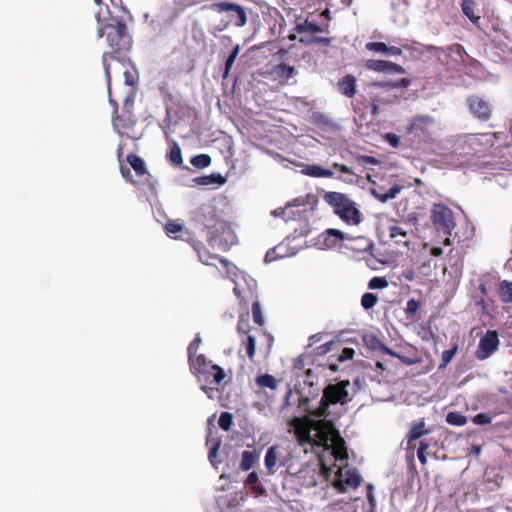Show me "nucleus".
I'll use <instances>...</instances> for the list:
<instances>
[{
  "label": "nucleus",
  "mask_w": 512,
  "mask_h": 512,
  "mask_svg": "<svg viewBox=\"0 0 512 512\" xmlns=\"http://www.w3.org/2000/svg\"><path fill=\"white\" fill-rule=\"evenodd\" d=\"M349 385V380H342L336 384H329L324 388L322 397L316 408L308 407V398H301L299 407L303 408L309 416L314 418H325L328 415L330 405H344L350 401L347 390Z\"/></svg>",
  "instance_id": "1"
},
{
  "label": "nucleus",
  "mask_w": 512,
  "mask_h": 512,
  "mask_svg": "<svg viewBox=\"0 0 512 512\" xmlns=\"http://www.w3.org/2000/svg\"><path fill=\"white\" fill-rule=\"evenodd\" d=\"M289 424L294 428L296 439L300 445H312L314 443V440L311 437L312 429L318 431V436L324 443H326L329 440L330 435L335 432L333 424L322 418L314 420L308 417H295Z\"/></svg>",
  "instance_id": "2"
},
{
  "label": "nucleus",
  "mask_w": 512,
  "mask_h": 512,
  "mask_svg": "<svg viewBox=\"0 0 512 512\" xmlns=\"http://www.w3.org/2000/svg\"><path fill=\"white\" fill-rule=\"evenodd\" d=\"M191 373L201 383V389L207 394V390H213L220 386L226 378V373L220 366L212 364L205 355L199 354L196 361L189 364Z\"/></svg>",
  "instance_id": "3"
},
{
  "label": "nucleus",
  "mask_w": 512,
  "mask_h": 512,
  "mask_svg": "<svg viewBox=\"0 0 512 512\" xmlns=\"http://www.w3.org/2000/svg\"><path fill=\"white\" fill-rule=\"evenodd\" d=\"M111 30L107 33L109 45L113 48V52H105L102 55V63L105 77L110 82V62L118 59L116 54L121 50H128L131 46V40L127 33V26L123 22H117L110 26Z\"/></svg>",
  "instance_id": "4"
},
{
  "label": "nucleus",
  "mask_w": 512,
  "mask_h": 512,
  "mask_svg": "<svg viewBox=\"0 0 512 512\" xmlns=\"http://www.w3.org/2000/svg\"><path fill=\"white\" fill-rule=\"evenodd\" d=\"M110 104L114 107V113L112 116V124L116 132L120 136H125L130 139L137 140L140 138L139 135L135 133V125L137 123V119L131 112V107L133 106V101H130L128 98L125 99L124 109L121 115H118V103L109 97Z\"/></svg>",
  "instance_id": "5"
},
{
  "label": "nucleus",
  "mask_w": 512,
  "mask_h": 512,
  "mask_svg": "<svg viewBox=\"0 0 512 512\" xmlns=\"http://www.w3.org/2000/svg\"><path fill=\"white\" fill-rule=\"evenodd\" d=\"M324 199L333 207L335 214H337L343 221L354 225L360 223V211L355 207V203L345 194L340 192H327Z\"/></svg>",
  "instance_id": "6"
},
{
  "label": "nucleus",
  "mask_w": 512,
  "mask_h": 512,
  "mask_svg": "<svg viewBox=\"0 0 512 512\" xmlns=\"http://www.w3.org/2000/svg\"><path fill=\"white\" fill-rule=\"evenodd\" d=\"M430 220L434 229L445 236L444 244L450 245L449 237L456 226L453 211L444 204H434L430 211Z\"/></svg>",
  "instance_id": "7"
},
{
  "label": "nucleus",
  "mask_w": 512,
  "mask_h": 512,
  "mask_svg": "<svg viewBox=\"0 0 512 512\" xmlns=\"http://www.w3.org/2000/svg\"><path fill=\"white\" fill-rule=\"evenodd\" d=\"M499 337L495 330H488L479 340L475 351L476 359L483 361L488 359L499 347Z\"/></svg>",
  "instance_id": "8"
},
{
  "label": "nucleus",
  "mask_w": 512,
  "mask_h": 512,
  "mask_svg": "<svg viewBox=\"0 0 512 512\" xmlns=\"http://www.w3.org/2000/svg\"><path fill=\"white\" fill-rule=\"evenodd\" d=\"M372 88L373 87L370 88L368 86V98L361 95V98H363V100H356L353 103V110L356 114L361 115L366 110H369L373 118L378 116L380 104L384 103V101L379 96L373 93V91L371 90Z\"/></svg>",
  "instance_id": "9"
},
{
  "label": "nucleus",
  "mask_w": 512,
  "mask_h": 512,
  "mask_svg": "<svg viewBox=\"0 0 512 512\" xmlns=\"http://www.w3.org/2000/svg\"><path fill=\"white\" fill-rule=\"evenodd\" d=\"M469 111L480 121H488L492 116V107L483 98L473 95L467 99Z\"/></svg>",
  "instance_id": "10"
},
{
  "label": "nucleus",
  "mask_w": 512,
  "mask_h": 512,
  "mask_svg": "<svg viewBox=\"0 0 512 512\" xmlns=\"http://www.w3.org/2000/svg\"><path fill=\"white\" fill-rule=\"evenodd\" d=\"M211 9L214 11H217V12H228V11L235 12L236 20H235L234 24L237 27H243L247 22L246 13H245L244 9L242 8V6H240L238 4L226 2V1L217 2V3L212 4Z\"/></svg>",
  "instance_id": "11"
},
{
  "label": "nucleus",
  "mask_w": 512,
  "mask_h": 512,
  "mask_svg": "<svg viewBox=\"0 0 512 512\" xmlns=\"http://www.w3.org/2000/svg\"><path fill=\"white\" fill-rule=\"evenodd\" d=\"M434 124V118L429 115H420L413 118L408 131L418 137L429 136V127Z\"/></svg>",
  "instance_id": "12"
},
{
  "label": "nucleus",
  "mask_w": 512,
  "mask_h": 512,
  "mask_svg": "<svg viewBox=\"0 0 512 512\" xmlns=\"http://www.w3.org/2000/svg\"><path fill=\"white\" fill-rule=\"evenodd\" d=\"M192 248L196 251L200 261L205 265H213L214 260H218L224 266L228 265V261L225 258H221L220 256L211 253L206 246L198 240H190L189 241Z\"/></svg>",
  "instance_id": "13"
},
{
  "label": "nucleus",
  "mask_w": 512,
  "mask_h": 512,
  "mask_svg": "<svg viewBox=\"0 0 512 512\" xmlns=\"http://www.w3.org/2000/svg\"><path fill=\"white\" fill-rule=\"evenodd\" d=\"M366 67L369 70L383 72L387 74H403L405 69L396 63L385 61V60H374L370 59L366 61Z\"/></svg>",
  "instance_id": "14"
},
{
  "label": "nucleus",
  "mask_w": 512,
  "mask_h": 512,
  "mask_svg": "<svg viewBox=\"0 0 512 512\" xmlns=\"http://www.w3.org/2000/svg\"><path fill=\"white\" fill-rule=\"evenodd\" d=\"M362 478L356 469L345 471L344 479H337L333 486L341 493L346 492L347 487L357 488L361 484Z\"/></svg>",
  "instance_id": "15"
},
{
  "label": "nucleus",
  "mask_w": 512,
  "mask_h": 512,
  "mask_svg": "<svg viewBox=\"0 0 512 512\" xmlns=\"http://www.w3.org/2000/svg\"><path fill=\"white\" fill-rule=\"evenodd\" d=\"M429 433V429L425 428V421L421 419L417 422H412L410 430L406 435L407 448L414 449L416 446L415 441L424 438Z\"/></svg>",
  "instance_id": "16"
},
{
  "label": "nucleus",
  "mask_w": 512,
  "mask_h": 512,
  "mask_svg": "<svg viewBox=\"0 0 512 512\" xmlns=\"http://www.w3.org/2000/svg\"><path fill=\"white\" fill-rule=\"evenodd\" d=\"M326 234L329 235V236H334L339 241H344V240L351 241V240H353V241L358 242V247L356 249L359 250V251H367V250L371 249L372 246H373L372 242L368 238H366L364 236L352 238V237L344 234L343 232H341L338 229H328L326 231Z\"/></svg>",
  "instance_id": "17"
},
{
  "label": "nucleus",
  "mask_w": 512,
  "mask_h": 512,
  "mask_svg": "<svg viewBox=\"0 0 512 512\" xmlns=\"http://www.w3.org/2000/svg\"><path fill=\"white\" fill-rule=\"evenodd\" d=\"M338 91L347 98H353L356 94V78L347 74L337 82Z\"/></svg>",
  "instance_id": "18"
},
{
  "label": "nucleus",
  "mask_w": 512,
  "mask_h": 512,
  "mask_svg": "<svg viewBox=\"0 0 512 512\" xmlns=\"http://www.w3.org/2000/svg\"><path fill=\"white\" fill-rule=\"evenodd\" d=\"M390 239L396 244L407 245L410 238L408 230L397 223L391 224L387 227Z\"/></svg>",
  "instance_id": "19"
},
{
  "label": "nucleus",
  "mask_w": 512,
  "mask_h": 512,
  "mask_svg": "<svg viewBox=\"0 0 512 512\" xmlns=\"http://www.w3.org/2000/svg\"><path fill=\"white\" fill-rule=\"evenodd\" d=\"M126 161L134 169L137 176H139V177L150 176V174L146 168V164L140 156L130 153L127 155Z\"/></svg>",
  "instance_id": "20"
},
{
  "label": "nucleus",
  "mask_w": 512,
  "mask_h": 512,
  "mask_svg": "<svg viewBox=\"0 0 512 512\" xmlns=\"http://www.w3.org/2000/svg\"><path fill=\"white\" fill-rule=\"evenodd\" d=\"M279 458V447L271 446L265 455L264 464L269 475H273L276 472V464Z\"/></svg>",
  "instance_id": "21"
},
{
  "label": "nucleus",
  "mask_w": 512,
  "mask_h": 512,
  "mask_svg": "<svg viewBox=\"0 0 512 512\" xmlns=\"http://www.w3.org/2000/svg\"><path fill=\"white\" fill-rule=\"evenodd\" d=\"M302 173L304 175L315 177V178H331L333 177L334 173L329 169H324L320 165H306L302 169Z\"/></svg>",
  "instance_id": "22"
},
{
  "label": "nucleus",
  "mask_w": 512,
  "mask_h": 512,
  "mask_svg": "<svg viewBox=\"0 0 512 512\" xmlns=\"http://www.w3.org/2000/svg\"><path fill=\"white\" fill-rule=\"evenodd\" d=\"M402 190V186L395 184L390 189L385 191V194H382V188L372 189V194L376 199L380 202L385 203L391 199H394Z\"/></svg>",
  "instance_id": "23"
},
{
  "label": "nucleus",
  "mask_w": 512,
  "mask_h": 512,
  "mask_svg": "<svg viewBox=\"0 0 512 512\" xmlns=\"http://www.w3.org/2000/svg\"><path fill=\"white\" fill-rule=\"evenodd\" d=\"M259 461V454L255 449L242 452L240 468L243 471L250 470Z\"/></svg>",
  "instance_id": "24"
},
{
  "label": "nucleus",
  "mask_w": 512,
  "mask_h": 512,
  "mask_svg": "<svg viewBox=\"0 0 512 512\" xmlns=\"http://www.w3.org/2000/svg\"><path fill=\"white\" fill-rule=\"evenodd\" d=\"M461 8L463 14L475 25H479L480 16L475 14L476 1L475 0H462Z\"/></svg>",
  "instance_id": "25"
},
{
  "label": "nucleus",
  "mask_w": 512,
  "mask_h": 512,
  "mask_svg": "<svg viewBox=\"0 0 512 512\" xmlns=\"http://www.w3.org/2000/svg\"><path fill=\"white\" fill-rule=\"evenodd\" d=\"M497 294L504 304L512 303V282L503 280L499 283Z\"/></svg>",
  "instance_id": "26"
},
{
  "label": "nucleus",
  "mask_w": 512,
  "mask_h": 512,
  "mask_svg": "<svg viewBox=\"0 0 512 512\" xmlns=\"http://www.w3.org/2000/svg\"><path fill=\"white\" fill-rule=\"evenodd\" d=\"M294 30H295V32H297L299 34H302V33L313 34V33H318V32L323 31V29L320 25H318L315 22L308 21V20H305L301 23H297Z\"/></svg>",
  "instance_id": "27"
},
{
  "label": "nucleus",
  "mask_w": 512,
  "mask_h": 512,
  "mask_svg": "<svg viewBox=\"0 0 512 512\" xmlns=\"http://www.w3.org/2000/svg\"><path fill=\"white\" fill-rule=\"evenodd\" d=\"M431 445L432 441L428 438H422L419 442L417 457L422 465L427 463V454H429V448Z\"/></svg>",
  "instance_id": "28"
},
{
  "label": "nucleus",
  "mask_w": 512,
  "mask_h": 512,
  "mask_svg": "<svg viewBox=\"0 0 512 512\" xmlns=\"http://www.w3.org/2000/svg\"><path fill=\"white\" fill-rule=\"evenodd\" d=\"M167 158L171 162V164L175 166H179L182 164L183 159L181 149L176 142H174L173 145L170 147V150L167 153Z\"/></svg>",
  "instance_id": "29"
},
{
  "label": "nucleus",
  "mask_w": 512,
  "mask_h": 512,
  "mask_svg": "<svg viewBox=\"0 0 512 512\" xmlns=\"http://www.w3.org/2000/svg\"><path fill=\"white\" fill-rule=\"evenodd\" d=\"M256 383L259 387H267L272 390L277 388L278 381L270 374H263L256 378Z\"/></svg>",
  "instance_id": "30"
},
{
  "label": "nucleus",
  "mask_w": 512,
  "mask_h": 512,
  "mask_svg": "<svg viewBox=\"0 0 512 512\" xmlns=\"http://www.w3.org/2000/svg\"><path fill=\"white\" fill-rule=\"evenodd\" d=\"M421 307V302L416 299L408 300L405 308L406 318L409 320H416V314Z\"/></svg>",
  "instance_id": "31"
},
{
  "label": "nucleus",
  "mask_w": 512,
  "mask_h": 512,
  "mask_svg": "<svg viewBox=\"0 0 512 512\" xmlns=\"http://www.w3.org/2000/svg\"><path fill=\"white\" fill-rule=\"evenodd\" d=\"M241 344L245 346L247 356L251 361H253L256 353L255 337L252 335H247L244 339H242Z\"/></svg>",
  "instance_id": "32"
},
{
  "label": "nucleus",
  "mask_w": 512,
  "mask_h": 512,
  "mask_svg": "<svg viewBox=\"0 0 512 512\" xmlns=\"http://www.w3.org/2000/svg\"><path fill=\"white\" fill-rule=\"evenodd\" d=\"M241 50V47L239 44L235 45V47L233 48L232 52L230 53V55L227 57L226 61H225V68H224V73H223V78H227L230 71H231V68L235 62V59L237 58L239 52Z\"/></svg>",
  "instance_id": "33"
},
{
  "label": "nucleus",
  "mask_w": 512,
  "mask_h": 512,
  "mask_svg": "<svg viewBox=\"0 0 512 512\" xmlns=\"http://www.w3.org/2000/svg\"><path fill=\"white\" fill-rule=\"evenodd\" d=\"M184 227L175 222V221H168L165 225V232L169 237L172 238H178L177 233L183 232ZM183 236H179V238H182Z\"/></svg>",
  "instance_id": "34"
},
{
  "label": "nucleus",
  "mask_w": 512,
  "mask_h": 512,
  "mask_svg": "<svg viewBox=\"0 0 512 512\" xmlns=\"http://www.w3.org/2000/svg\"><path fill=\"white\" fill-rule=\"evenodd\" d=\"M191 164L198 168L203 169L211 164V157L207 154H199L191 159Z\"/></svg>",
  "instance_id": "35"
},
{
  "label": "nucleus",
  "mask_w": 512,
  "mask_h": 512,
  "mask_svg": "<svg viewBox=\"0 0 512 512\" xmlns=\"http://www.w3.org/2000/svg\"><path fill=\"white\" fill-rule=\"evenodd\" d=\"M258 482H259V477L255 471L250 472L245 481L246 485H248L254 492L262 493L263 487L258 485Z\"/></svg>",
  "instance_id": "36"
},
{
  "label": "nucleus",
  "mask_w": 512,
  "mask_h": 512,
  "mask_svg": "<svg viewBox=\"0 0 512 512\" xmlns=\"http://www.w3.org/2000/svg\"><path fill=\"white\" fill-rule=\"evenodd\" d=\"M447 423L455 426H463L467 422V418L459 412H449L446 416Z\"/></svg>",
  "instance_id": "37"
},
{
  "label": "nucleus",
  "mask_w": 512,
  "mask_h": 512,
  "mask_svg": "<svg viewBox=\"0 0 512 512\" xmlns=\"http://www.w3.org/2000/svg\"><path fill=\"white\" fill-rule=\"evenodd\" d=\"M457 351H458L457 344H455L451 349L444 350L441 355V361H440L439 368L446 367L451 362V360L453 359V357L455 356Z\"/></svg>",
  "instance_id": "38"
},
{
  "label": "nucleus",
  "mask_w": 512,
  "mask_h": 512,
  "mask_svg": "<svg viewBox=\"0 0 512 512\" xmlns=\"http://www.w3.org/2000/svg\"><path fill=\"white\" fill-rule=\"evenodd\" d=\"M207 229H213L217 225V215L213 207L207 206V220H201Z\"/></svg>",
  "instance_id": "39"
},
{
  "label": "nucleus",
  "mask_w": 512,
  "mask_h": 512,
  "mask_svg": "<svg viewBox=\"0 0 512 512\" xmlns=\"http://www.w3.org/2000/svg\"><path fill=\"white\" fill-rule=\"evenodd\" d=\"M201 343V339L199 336H197L188 346L187 352H188V362L189 364L196 361L197 351L199 348V345Z\"/></svg>",
  "instance_id": "40"
},
{
  "label": "nucleus",
  "mask_w": 512,
  "mask_h": 512,
  "mask_svg": "<svg viewBox=\"0 0 512 512\" xmlns=\"http://www.w3.org/2000/svg\"><path fill=\"white\" fill-rule=\"evenodd\" d=\"M409 85V80L406 79V78H402L400 79L397 83H393V82H374V83H371L369 85V87H391V88H395V87H401V88H405Z\"/></svg>",
  "instance_id": "41"
},
{
  "label": "nucleus",
  "mask_w": 512,
  "mask_h": 512,
  "mask_svg": "<svg viewBox=\"0 0 512 512\" xmlns=\"http://www.w3.org/2000/svg\"><path fill=\"white\" fill-rule=\"evenodd\" d=\"M218 424L222 430L229 431L233 424L232 414L229 412H222L219 417Z\"/></svg>",
  "instance_id": "42"
},
{
  "label": "nucleus",
  "mask_w": 512,
  "mask_h": 512,
  "mask_svg": "<svg viewBox=\"0 0 512 512\" xmlns=\"http://www.w3.org/2000/svg\"><path fill=\"white\" fill-rule=\"evenodd\" d=\"M378 302V297L373 293H365L361 298V305L364 309L373 308Z\"/></svg>",
  "instance_id": "43"
},
{
  "label": "nucleus",
  "mask_w": 512,
  "mask_h": 512,
  "mask_svg": "<svg viewBox=\"0 0 512 512\" xmlns=\"http://www.w3.org/2000/svg\"><path fill=\"white\" fill-rule=\"evenodd\" d=\"M276 73L282 78H290L295 74V68L287 64H279L276 67Z\"/></svg>",
  "instance_id": "44"
},
{
  "label": "nucleus",
  "mask_w": 512,
  "mask_h": 512,
  "mask_svg": "<svg viewBox=\"0 0 512 512\" xmlns=\"http://www.w3.org/2000/svg\"><path fill=\"white\" fill-rule=\"evenodd\" d=\"M331 41H332V39L329 37H320V36L312 37L309 39L308 38H300L299 39V42L303 43V44L318 43V44H322L325 46H329L331 44Z\"/></svg>",
  "instance_id": "45"
},
{
  "label": "nucleus",
  "mask_w": 512,
  "mask_h": 512,
  "mask_svg": "<svg viewBox=\"0 0 512 512\" xmlns=\"http://www.w3.org/2000/svg\"><path fill=\"white\" fill-rule=\"evenodd\" d=\"M388 286V281L385 277H373L369 283L368 288L369 289H383Z\"/></svg>",
  "instance_id": "46"
},
{
  "label": "nucleus",
  "mask_w": 512,
  "mask_h": 512,
  "mask_svg": "<svg viewBox=\"0 0 512 512\" xmlns=\"http://www.w3.org/2000/svg\"><path fill=\"white\" fill-rule=\"evenodd\" d=\"M252 315H253V320L257 325L262 326L264 324L261 307H260V304L258 301L254 302L252 304Z\"/></svg>",
  "instance_id": "47"
},
{
  "label": "nucleus",
  "mask_w": 512,
  "mask_h": 512,
  "mask_svg": "<svg viewBox=\"0 0 512 512\" xmlns=\"http://www.w3.org/2000/svg\"><path fill=\"white\" fill-rule=\"evenodd\" d=\"M366 48L369 51H373V52H381V53L388 52V46L383 42H368L366 44Z\"/></svg>",
  "instance_id": "48"
},
{
  "label": "nucleus",
  "mask_w": 512,
  "mask_h": 512,
  "mask_svg": "<svg viewBox=\"0 0 512 512\" xmlns=\"http://www.w3.org/2000/svg\"><path fill=\"white\" fill-rule=\"evenodd\" d=\"M492 421V417L487 413H478L472 418V422L476 425L489 424Z\"/></svg>",
  "instance_id": "49"
},
{
  "label": "nucleus",
  "mask_w": 512,
  "mask_h": 512,
  "mask_svg": "<svg viewBox=\"0 0 512 512\" xmlns=\"http://www.w3.org/2000/svg\"><path fill=\"white\" fill-rule=\"evenodd\" d=\"M250 330V325L248 320L244 319L243 317H240L238 324H237V332L240 335L247 336L248 332Z\"/></svg>",
  "instance_id": "50"
},
{
  "label": "nucleus",
  "mask_w": 512,
  "mask_h": 512,
  "mask_svg": "<svg viewBox=\"0 0 512 512\" xmlns=\"http://www.w3.org/2000/svg\"><path fill=\"white\" fill-rule=\"evenodd\" d=\"M355 351L353 348L345 347L343 348L342 352L337 357V360L339 362H344L347 360H350L354 357Z\"/></svg>",
  "instance_id": "51"
},
{
  "label": "nucleus",
  "mask_w": 512,
  "mask_h": 512,
  "mask_svg": "<svg viewBox=\"0 0 512 512\" xmlns=\"http://www.w3.org/2000/svg\"><path fill=\"white\" fill-rule=\"evenodd\" d=\"M386 140L394 148H397L400 145V138L394 133H388L386 135Z\"/></svg>",
  "instance_id": "52"
},
{
  "label": "nucleus",
  "mask_w": 512,
  "mask_h": 512,
  "mask_svg": "<svg viewBox=\"0 0 512 512\" xmlns=\"http://www.w3.org/2000/svg\"><path fill=\"white\" fill-rule=\"evenodd\" d=\"M124 77H125V83L130 86H134L137 83V77H135L134 73H132L130 71H125Z\"/></svg>",
  "instance_id": "53"
},
{
  "label": "nucleus",
  "mask_w": 512,
  "mask_h": 512,
  "mask_svg": "<svg viewBox=\"0 0 512 512\" xmlns=\"http://www.w3.org/2000/svg\"><path fill=\"white\" fill-rule=\"evenodd\" d=\"M376 343H377V348H379L381 351H383L384 353L388 354V355H391V356H397V354L392 350L390 349L389 347H387L385 344H383L380 340L378 339H375Z\"/></svg>",
  "instance_id": "54"
},
{
  "label": "nucleus",
  "mask_w": 512,
  "mask_h": 512,
  "mask_svg": "<svg viewBox=\"0 0 512 512\" xmlns=\"http://www.w3.org/2000/svg\"><path fill=\"white\" fill-rule=\"evenodd\" d=\"M333 167L336 169V170H339L340 172L342 173H345V174H354L352 169L349 168L348 166L344 165V164H341V163H333Z\"/></svg>",
  "instance_id": "55"
},
{
  "label": "nucleus",
  "mask_w": 512,
  "mask_h": 512,
  "mask_svg": "<svg viewBox=\"0 0 512 512\" xmlns=\"http://www.w3.org/2000/svg\"><path fill=\"white\" fill-rule=\"evenodd\" d=\"M120 171H121L122 176H123L126 180L130 181V182H131V183H133V184H136V181L132 180V178H131V171H130V169H129V168H127V167H125V166H122V165H121V166H120Z\"/></svg>",
  "instance_id": "56"
},
{
  "label": "nucleus",
  "mask_w": 512,
  "mask_h": 512,
  "mask_svg": "<svg viewBox=\"0 0 512 512\" xmlns=\"http://www.w3.org/2000/svg\"><path fill=\"white\" fill-rule=\"evenodd\" d=\"M219 447H220V441H217L213 446L212 448L210 449L209 451V460L213 463V458H215L217 456V453H218V450H219Z\"/></svg>",
  "instance_id": "57"
},
{
  "label": "nucleus",
  "mask_w": 512,
  "mask_h": 512,
  "mask_svg": "<svg viewBox=\"0 0 512 512\" xmlns=\"http://www.w3.org/2000/svg\"><path fill=\"white\" fill-rule=\"evenodd\" d=\"M333 342L325 343L322 346L318 347L317 350H319V354H325L331 350V346L333 345Z\"/></svg>",
  "instance_id": "58"
},
{
  "label": "nucleus",
  "mask_w": 512,
  "mask_h": 512,
  "mask_svg": "<svg viewBox=\"0 0 512 512\" xmlns=\"http://www.w3.org/2000/svg\"><path fill=\"white\" fill-rule=\"evenodd\" d=\"M394 56H400L402 54V50L399 47L396 46H388V52Z\"/></svg>",
  "instance_id": "59"
},
{
  "label": "nucleus",
  "mask_w": 512,
  "mask_h": 512,
  "mask_svg": "<svg viewBox=\"0 0 512 512\" xmlns=\"http://www.w3.org/2000/svg\"><path fill=\"white\" fill-rule=\"evenodd\" d=\"M276 251L275 249H271L269 250L266 255H265V260L268 262V261H273L276 259V255H275Z\"/></svg>",
  "instance_id": "60"
},
{
  "label": "nucleus",
  "mask_w": 512,
  "mask_h": 512,
  "mask_svg": "<svg viewBox=\"0 0 512 512\" xmlns=\"http://www.w3.org/2000/svg\"><path fill=\"white\" fill-rule=\"evenodd\" d=\"M235 295L241 300V301H244L245 300V297L241 294V290L239 288V285L236 284L234 289H233Z\"/></svg>",
  "instance_id": "61"
},
{
  "label": "nucleus",
  "mask_w": 512,
  "mask_h": 512,
  "mask_svg": "<svg viewBox=\"0 0 512 512\" xmlns=\"http://www.w3.org/2000/svg\"><path fill=\"white\" fill-rule=\"evenodd\" d=\"M442 253H443V251H442V248H440V247H433V248L431 249V254H432L433 256L438 257V256H441V255H442Z\"/></svg>",
  "instance_id": "62"
},
{
  "label": "nucleus",
  "mask_w": 512,
  "mask_h": 512,
  "mask_svg": "<svg viewBox=\"0 0 512 512\" xmlns=\"http://www.w3.org/2000/svg\"><path fill=\"white\" fill-rule=\"evenodd\" d=\"M471 453L475 454L476 456L480 455V453H481V446H479V445H472L471 446Z\"/></svg>",
  "instance_id": "63"
},
{
  "label": "nucleus",
  "mask_w": 512,
  "mask_h": 512,
  "mask_svg": "<svg viewBox=\"0 0 512 512\" xmlns=\"http://www.w3.org/2000/svg\"><path fill=\"white\" fill-rule=\"evenodd\" d=\"M198 183L202 184V185H207V184L211 183V181L209 180V178L207 176H204L199 179Z\"/></svg>",
  "instance_id": "64"
}]
</instances>
